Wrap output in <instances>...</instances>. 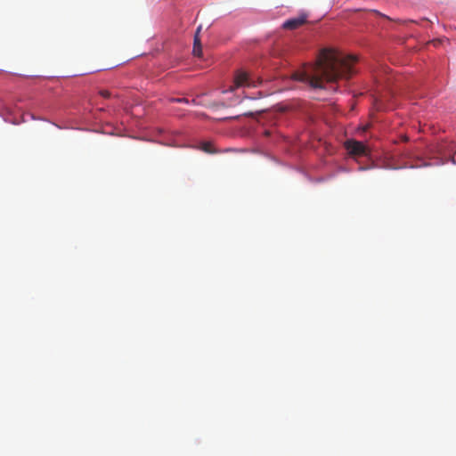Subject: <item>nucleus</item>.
Returning <instances> with one entry per match:
<instances>
[{"label": "nucleus", "instance_id": "obj_2", "mask_svg": "<svg viewBox=\"0 0 456 456\" xmlns=\"http://www.w3.org/2000/svg\"><path fill=\"white\" fill-rule=\"evenodd\" d=\"M260 81H255L248 74L243 70H238L234 75L233 85L235 88L240 87H256Z\"/></svg>", "mask_w": 456, "mask_h": 456}, {"label": "nucleus", "instance_id": "obj_1", "mask_svg": "<svg viewBox=\"0 0 456 456\" xmlns=\"http://www.w3.org/2000/svg\"><path fill=\"white\" fill-rule=\"evenodd\" d=\"M357 59L334 49H322L314 64L308 65L293 74V79L306 83L312 88H325L324 83L336 89L338 79H349L354 73Z\"/></svg>", "mask_w": 456, "mask_h": 456}, {"label": "nucleus", "instance_id": "obj_4", "mask_svg": "<svg viewBox=\"0 0 456 456\" xmlns=\"http://www.w3.org/2000/svg\"><path fill=\"white\" fill-rule=\"evenodd\" d=\"M305 21H306V17L305 16L293 18V19H289V20H286L283 23L282 27L285 29L292 30V29H296L297 28H299L300 26L305 24Z\"/></svg>", "mask_w": 456, "mask_h": 456}, {"label": "nucleus", "instance_id": "obj_6", "mask_svg": "<svg viewBox=\"0 0 456 456\" xmlns=\"http://www.w3.org/2000/svg\"><path fill=\"white\" fill-rule=\"evenodd\" d=\"M200 149L207 153L214 152L213 145L210 142H203Z\"/></svg>", "mask_w": 456, "mask_h": 456}, {"label": "nucleus", "instance_id": "obj_8", "mask_svg": "<svg viewBox=\"0 0 456 456\" xmlns=\"http://www.w3.org/2000/svg\"><path fill=\"white\" fill-rule=\"evenodd\" d=\"M99 94H100L101 96H102L103 98H110V95H111L110 92V91H108V90H101V91L99 92Z\"/></svg>", "mask_w": 456, "mask_h": 456}, {"label": "nucleus", "instance_id": "obj_7", "mask_svg": "<svg viewBox=\"0 0 456 456\" xmlns=\"http://www.w3.org/2000/svg\"><path fill=\"white\" fill-rule=\"evenodd\" d=\"M172 102H178V103H188L189 100L187 98H172L170 100Z\"/></svg>", "mask_w": 456, "mask_h": 456}, {"label": "nucleus", "instance_id": "obj_5", "mask_svg": "<svg viewBox=\"0 0 456 456\" xmlns=\"http://www.w3.org/2000/svg\"><path fill=\"white\" fill-rule=\"evenodd\" d=\"M202 26L200 25L194 35V42H193V50L192 53L194 56L200 57L202 54V45L200 38V33Z\"/></svg>", "mask_w": 456, "mask_h": 456}, {"label": "nucleus", "instance_id": "obj_9", "mask_svg": "<svg viewBox=\"0 0 456 456\" xmlns=\"http://www.w3.org/2000/svg\"><path fill=\"white\" fill-rule=\"evenodd\" d=\"M373 12H374L375 13H377V14H379V15L382 16V17H386V18H387L386 15L381 14L380 12H379V11H373Z\"/></svg>", "mask_w": 456, "mask_h": 456}, {"label": "nucleus", "instance_id": "obj_3", "mask_svg": "<svg viewBox=\"0 0 456 456\" xmlns=\"http://www.w3.org/2000/svg\"><path fill=\"white\" fill-rule=\"evenodd\" d=\"M345 147L350 155L366 156L368 154V149L362 142L347 140L345 142Z\"/></svg>", "mask_w": 456, "mask_h": 456}]
</instances>
